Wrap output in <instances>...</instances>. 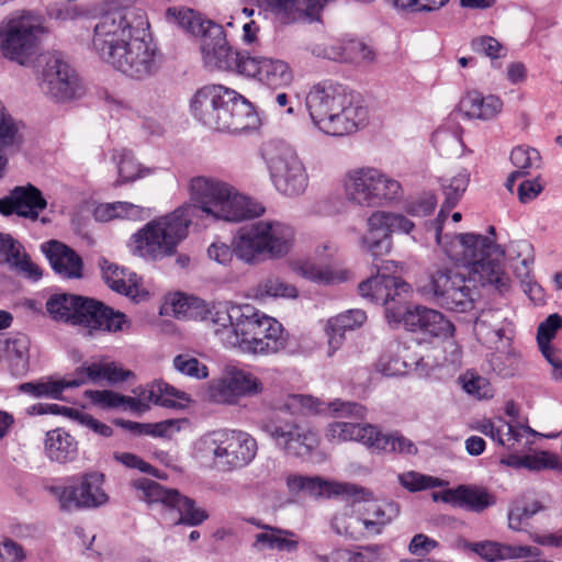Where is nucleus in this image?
<instances>
[{
	"instance_id": "obj_1",
	"label": "nucleus",
	"mask_w": 562,
	"mask_h": 562,
	"mask_svg": "<svg viewBox=\"0 0 562 562\" xmlns=\"http://www.w3.org/2000/svg\"><path fill=\"white\" fill-rule=\"evenodd\" d=\"M190 193L194 203H186L165 216L149 221L132 236L136 254L151 260L176 254L199 211L227 222L258 217L265 212L262 205L236 193L232 186L221 180L193 178Z\"/></svg>"
},
{
	"instance_id": "obj_2",
	"label": "nucleus",
	"mask_w": 562,
	"mask_h": 562,
	"mask_svg": "<svg viewBox=\"0 0 562 562\" xmlns=\"http://www.w3.org/2000/svg\"><path fill=\"white\" fill-rule=\"evenodd\" d=\"M458 240L460 257L457 261L461 265L437 268L430 273L423 292L442 308L467 313L474 308L479 295L475 281L505 293L509 290L510 279L504 269V252L492 239L464 233L459 234Z\"/></svg>"
},
{
	"instance_id": "obj_3",
	"label": "nucleus",
	"mask_w": 562,
	"mask_h": 562,
	"mask_svg": "<svg viewBox=\"0 0 562 562\" xmlns=\"http://www.w3.org/2000/svg\"><path fill=\"white\" fill-rule=\"evenodd\" d=\"M294 238L291 226L278 221H258L241 226L232 240V247L213 243L207 255L220 265H228L233 257L255 263L262 255L282 257L290 250Z\"/></svg>"
},
{
	"instance_id": "obj_4",
	"label": "nucleus",
	"mask_w": 562,
	"mask_h": 562,
	"mask_svg": "<svg viewBox=\"0 0 562 562\" xmlns=\"http://www.w3.org/2000/svg\"><path fill=\"white\" fill-rule=\"evenodd\" d=\"M165 19L168 23L201 37V54L206 67L241 75L243 64L249 58V54L229 45L222 25L188 8L170 7L165 11Z\"/></svg>"
},
{
	"instance_id": "obj_5",
	"label": "nucleus",
	"mask_w": 562,
	"mask_h": 562,
	"mask_svg": "<svg viewBox=\"0 0 562 562\" xmlns=\"http://www.w3.org/2000/svg\"><path fill=\"white\" fill-rule=\"evenodd\" d=\"M149 27L142 10L130 7H111L103 12L94 25L92 48L105 61L137 33Z\"/></svg>"
},
{
	"instance_id": "obj_6",
	"label": "nucleus",
	"mask_w": 562,
	"mask_h": 562,
	"mask_svg": "<svg viewBox=\"0 0 562 562\" xmlns=\"http://www.w3.org/2000/svg\"><path fill=\"white\" fill-rule=\"evenodd\" d=\"M326 438L329 442L341 443L357 441L374 452H397L415 454L416 446L398 432L383 434L376 426L350 422H334L327 426Z\"/></svg>"
},
{
	"instance_id": "obj_7",
	"label": "nucleus",
	"mask_w": 562,
	"mask_h": 562,
	"mask_svg": "<svg viewBox=\"0 0 562 562\" xmlns=\"http://www.w3.org/2000/svg\"><path fill=\"white\" fill-rule=\"evenodd\" d=\"M204 451L212 457L215 465L225 471L244 468L256 457V439L246 431L220 429L201 439Z\"/></svg>"
},
{
	"instance_id": "obj_8",
	"label": "nucleus",
	"mask_w": 562,
	"mask_h": 562,
	"mask_svg": "<svg viewBox=\"0 0 562 562\" xmlns=\"http://www.w3.org/2000/svg\"><path fill=\"white\" fill-rule=\"evenodd\" d=\"M276 189L284 195H297L307 187V175L295 150L288 144L271 140L261 147Z\"/></svg>"
},
{
	"instance_id": "obj_9",
	"label": "nucleus",
	"mask_w": 562,
	"mask_h": 562,
	"mask_svg": "<svg viewBox=\"0 0 562 562\" xmlns=\"http://www.w3.org/2000/svg\"><path fill=\"white\" fill-rule=\"evenodd\" d=\"M271 413L260 420V429L267 434L274 445L290 457H307L318 446L317 434L294 420L285 419L280 414L284 411L274 409L276 402H269Z\"/></svg>"
},
{
	"instance_id": "obj_10",
	"label": "nucleus",
	"mask_w": 562,
	"mask_h": 562,
	"mask_svg": "<svg viewBox=\"0 0 562 562\" xmlns=\"http://www.w3.org/2000/svg\"><path fill=\"white\" fill-rule=\"evenodd\" d=\"M42 32L40 20L30 12L3 21L0 24L2 56L20 65H25L36 53Z\"/></svg>"
},
{
	"instance_id": "obj_11",
	"label": "nucleus",
	"mask_w": 562,
	"mask_h": 562,
	"mask_svg": "<svg viewBox=\"0 0 562 562\" xmlns=\"http://www.w3.org/2000/svg\"><path fill=\"white\" fill-rule=\"evenodd\" d=\"M147 31L135 34L105 63L134 79H144L150 76L156 67V47L150 40H147Z\"/></svg>"
},
{
	"instance_id": "obj_12",
	"label": "nucleus",
	"mask_w": 562,
	"mask_h": 562,
	"mask_svg": "<svg viewBox=\"0 0 562 562\" xmlns=\"http://www.w3.org/2000/svg\"><path fill=\"white\" fill-rule=\"evenodd\" d=\"M414 227V223L404 215L375 211L368 218V232L362 244L374 261L380 260L391 251L393 233L409 234Z\"/></svg>"
},
{
	"instance_id": "obj_13",
	"label": "nucleus",
	"mask_w": 562,
	"mask_h": 562,
	"mask_svg": "<svg viewBox=\"0 0 562 562\" xmlns=\"http://www.w3.org/2000/svg\"><path fill=\"white\" fill-rule=\"evenodd\" d=\"M220 121L213 130L240 134L255 131L260 125V119L252 104L237 91L226 87L225 101L217 105Z\"/></svg>"
},
{
	"instance_id": "obj_14",
	"label": "nucleus",
	"mask_w": 562,
	"mask_h": 562,
	"mask_svg": "<svg viewBox=\"0 0 562 562\" xmlns=\"http://www.w3.org/2000/svg\"><path fill=\"white\" fill-rule=\"evenodd\" d=\"M386 317L390 321L403 322L406 329L418 331L431 337L451 336L454 327L442 313L422 305L407 308L403 314L393 308H386Z\"/></svg>"
},
{
	"instance_id": "obj_15",
	"label": "nucleus",
	"mask_w": 562,
	"mask_h": 562,
	"mask_svg": "<svg viewBox=\"0 0 562 562\" xmlns=\"http://www.w3.org/2000/svg\"><path fill=\"white\" fill-rule=\"evenodd\" d=\"M262 390V382L252 373L234 370L227 376L212 381L207 395L215 403L234 405L241 397L259 394Z\"/></svg>"
},
{
	"instance_id": "obj_16",
	"label": "nucleus",
	"mask_w": 562,
	"mask_h": 562,
	"mask_svg": "<svg viewBox=\"0 0 562 562\" xmlns=\"http://www.w3.org/2000/svg\"><path fill=\"white\" fill-rule=\"evenodd\" d=\"M352 91L331 81L315 85L306 97V106L314 125L319 128L341 104L347 102Z\"/></svg>"
},
{
	"instance_id": "obj_17",
	"label": "nucleus",
	"mask_w": 562,
	"mask_h": 562,
	"mask_svg": "<svg viewBox=\"0 0 562 562\" xmlns=\"http://www.w3.org/2000/svg\"><path fill=\"white\" fill-rule=\"evenodd\" d=\"M78 77L59 56L46 60L42 74V90L57 101H67L76 95Z\"/></svg>"
},
{
	"instance_id": "obj_18",
	"label": "nucleus",
	"mask_w": 562,
	"mask_h": 562,
	"mask_svg": "<svg viewBox=\"0 0 562 562\" xmlns=\"http://www.w3.org/2000/svg\"><path fill=\"white\" fill-rule=\"evenodd\" d=\"M126 317L104 303L81 296L74 325L82 326L89 330L117 331L121 330Z\"/></svg>"
},
{
	"instance_id": "obj_19",
	"label": "nucleus",
	"mask_w": 562,
	"mask_h": 562,
	"mask_svg": "<svg viewBox=\"0 0 562 562\" xmlns=\"http://www.w3.org/2000/svg\"><path fill=\"white\" fill-rule=\"evenodd\" d=\"M339 109L322 124L319 131L331 136H346L356 133L368 124V108L353 93Z\"/></svg>"
},
{
	"instance_id": "obj_20",
	"label": "nucleus",
	"mask_w": 562,
	"mask_h": 562,
	"mask_svg": "<svg viewBox=\"0 0 562 562\" xmlns=\"http://www.w3.org/2000/svg\"><path fill=\"white\" fill-rule=\"evenodd\" d=\"M103 474L88 473L83 475L79 486L65 487L59 495L60 507L71 510L80 507H98L109 499L102 488Z\"/></svg>"
},
{
	"instance_id": "obj_21",
	"label": "nucleus",
	"mask_w": 562,
	"mask_h": 562,
	"mask_svg": "<svg viewBox=\"0 0 562 562\" xmlns=\"http://www.w3.org/2000/svg\"><path fill=\"white\" fill-rule=\"evenodd\" d=\"M47 207V201L35 186H18L8 196L0 199V213L4 216H18L36 221L40 213Z\"/></svg>"
},
{
	"instance_id": "obj_22",
	"label": "nucleus",
	"mask_w": 562,
	"mask_h": 562,
	"mask_svg": "<svg viewBox=\"0 0 562 562\" xmlns=\"http://www.w3.org/2000/svg\"><path fill=\"white\" fill-rule=\"evenodd\" d=\"M241 75L256 78L272 89L286 87L293 80L292 71L285 61L250 55L243 64Z\"/></svg>"
},
{
	"instance_id": "obj_23",
	"label": "nucleus",
	"mask_w": 562,
	"mask_h": 562,
	"mask_svg": "<svg viewBox=\"0 0 562 562\" xmlns=\"http://www.w3.org/2000/svg\"><path fill=\"white\" fill-rule=\"evenodd\" d=\"M378 274L362 281L359 286L361 296L369 299L375 304L386 305L402 294H407L411 285L400 277L381 273L383 267L374 263Z\"/></svg>"
},
{
	"instance_id": "obj_24",
	"label": "nucleus",
	"mask_w": 562,
	"mask_h": 562,
	"mask_svg": "<svg viewBox=\"0 0 562 562\" xmlns=\"http://www.w3.org/2000/svg\"><path fill=\"white\" fill-rule=\"evenodd\" d=\"M435 501H442L453 507L482 513L496 503L495 496L486 488L476 485H459L440 493H434Z\"/></svg>"
},
{
	"instance_id": "obj_25",
	"label": "nucleus",
	"mask_w": 562,
	"mask_h": 562,
	"mask_svg": "<svg viewBox=\"0 0 562 562\" xmlns=\"http://www.w3.org/2000/svg\"><path fill=\"white\" fill-rule=\"evenodd\" d=\"M235 312L238 314L237 322L234 324L233 335L227 336L226 340L228 345L248 353L254 344L251 337L261 335L263 318H269V316L249 304L236 307Z\"/></svg>"
},
{
	"instance_id": "obj_26",
	"label": "nucleus",
	"mask_w": 562,
	"mask_h": 562,
	"mask_svg": "<svg viewBox=\"0 0 562 562\" xmlns=\"http://www.w3.org/2000/svg\"><path fill=\"white\" fill-rule=\"evenodd\" d=\"M133 375L131 370H125L114 362H93L89 366H81L75 370L71 378L60 379L64 390L78 387L88 382L106 380L111 384L126 381Z\"/></svg>"
},
{
	"instance_id": "obj_27",
	"label": "nucleus",
	"mask_w": 562,
	"mask_h": 562,
	"mask_svg": "<svg viewBox=\"0 0 562 562\" xmlns=\"http://www.w3.org/2000/svg\"><path fill=\"white\" fill-rule=\"evenodd\" d=\"M226 87L222 85H207L200 88L193 95L190 110L195 120L213 130L215 122L220 121L217 105L225 101Z\"/></svg>"
},
{
	"instance_id": "obj_28",
	"label": "nucleus",
	"mask_w": 562,
	"mask_h": 562,
	"mask_svg": "<svg viewBox=\"0 0 562 562\" xmlns=\"http://www.w3.org/2000/svg\"><path fill=\"white\" fill-rule=\"evenodd\" d=\"M0 265H7L10 269L35 281L42 277L40 267L31 260L23 245L7 233H0Z\"/></svg>"
},
{
	"instance_id": "obj_29",
	"label": "nucleus",
	"mask_w": 562,
	"mask_h": 562,
	"mask_svg": "<svg viewBox=\"0 0 562 562\" xmlns=\"http://www.w3.org/2000/svg\"><path fill=\"white\" fill-rule=\"evenodd\" d=\"M379 169L363 167L350 170L345 180V189L348 199L362 206H371L372 193L376 181L379 182Z\"/></svg>"
},
{
	"instance_id": "obj_30",
	"label": "nucleus",
	"mask_w": 562,
	"mask_h": 562,
	"mask_svg": "<svg viewBox=\"0 0 562 562\" xmlns=\"http://www.w3.org/2000/svg\"><path fill=\"white\" fill-rule=\"evenodd\" d=\"M47 259L53 270L67 279H79L82 277L83 262L77 252L58 240L48 243Z\"/></svg>"
},
{
	"instance_id": "obj_31",
	"label": "nucleus",
	"mask_w": 562,
	"mask_h": 562,
	"mask_svg": "<svg viewBox=\"0 0 562 562\" xmlns=\"http://www.w3.org/2000/svg\"><path fill=\"white\" fill-rule=\"evenodd\" d=\"M245 521L262 530L255 536V540L252 542V548L255 550L262 551L266 549H276L279 551L291 552L297 549V541L286 538V536H292V532L263 524L260 519L255 517L247 518Z\"/></svg>"
},
{
	"instance_id": "obj_32",
	"label": "nucleus",
	"mask_w": 562,
	"mask_h": 562,
	"mask_svg": "<svg viewBox=\"0 0 562 562\" xmlns=\"http://www.w3.org/2000/svg\"><path fill=\"white\" fill-rule=\"evenodd\" d=\"M463 548L469 549L488 562L505 559H518L532 555L528 546H510L495 541L469 542L463 541Z\"/></svg>"
},
{
	"instance_id": "obj_33",
	"label": "nucleus",
	"mask_w": 562,
	"mask_h": 562,
	"mask_svg": "<svg viewBox=\"0 0 562 562\" xmlns=\"http://www.w3.org/2000/svg\"><path fill=\"white\" fill-rule=\"evenodd\" d=\"M460 108L469 117L487 121L502 111L503 101L494 94L484 95L477 90H472L462 98Z\"/></svg>"
},
{
	"instance_id": "obj_34",
	"label": "nucleus",
	"mask_w": 562,
	"mask_h": 562,
	"mask_svg": "<svg viewBox=\"0 0 562 562\" xmlns=\"http://www.w3.org/2000/svg\"><path fill=\"white\" fill-rule=\"evenodd\" d=\"M44 449L47 458L58 463L72 462L78 456L77 440L61 428L47 431Z\"/></svg>"
},
{
	"instance_id": "obj_35",
	"label": "nucleus",
	"mask_w": 562,
	"mask_h": 562,
	"mask_svg": "<svg viewBox=\"0 0 562 562\" xmlns=\"http://www.w3.org/2000/svg\"><path fill=\"white\" fill-rule=\"evenodd\" d=\"M366 321V312L359 308L348 310L329 318L326 325L329 347L334 350L338 349L345 339V333L361 327Z\"/></svg>"
},
{
	"instance_id": "obj_36",
	"label": "nucleus",
	"mask_w": 562,
	"mask_h": 562,
	"mask_svg": "<svg viewBox=\"0 0 562 562\" xmlns=\"http://www.w3.org/2000/svg\"><path fill=\"white\" fill-rule=\"evenodd\" d=\"M261 335L251 337L254 344L248 353L252 355H270L285 348L286 338L282 325L274 318H263L261 326Z\"/></svg>"
},
{
	"instance_id": "obj_37",
	"label": "nucleus",
	"mask_w": 562,
	"mask_h": 562,
	"mask_svg": "<svg viewBox=\"0 0 562 562\" xmlns=\"http://www.w3.org/2000/svg\"><path fill=\"white\" fill-rule=\"evenodd\" d=\"M480 431L492 438L501 446H506L508 449L516 450L520 446V441L527 435H530L532 430L529 427L521 425H513L505 420H502L501 426H496L491 420L485 422L480 427Z\"/></svg>"
},
{
	"instance_id": "obj_38",
	"label": "nucleus",
	"mask_w": 562,
	"mask_h": 562,
	"mask_svg": "<svg viewBox=\"0 0 562 562\" xmlns=\"http://www.w3.org/2000/svg\"><path fill=\"white\" fill-rule=\"evenodd\" d=\"M80 301L81 295L56 293L47 300L46 311L54 321L74 325Z\"/></svg>"
},
{
	"instance_id": "obj_39",
	"label": "nucleus",
	"mask_w": 562,
	"mask_h": 562,
	"mask_svg": "<svg viewBox=\"0 0 562 562\" xmlns=\"http://www.w3.org/2000/svg\"><path fill=\"white\" fill-rule=\"evenodd\" d=\"M133 486L139 493L138 497L148 505L161 504L168 508H172L179 493L177 490L166 488L150 479L136 480L133 482Z\"/></svg>"
},
{
	"instance_id": "obj_40",
	"label": "nucleus",
	"mask_w": 562,
	"mask_h": 562,
	"mask_svg": "<svg viewBox=\"0 0 562 562\" xmlns=\"http://www.w3.org/2000/svg\"><path fill=\"white\" fill-rule=\"evenodd\" d=\"M30 339L25 334L16 333L7 340V353L11 373L23 375L29 370Z\"/></svg>"
},
{
	"instance_id": "obj_41",
	"label": "nucleus",
	"mask_w": 562,
	"mask_h": 562,
	"mask_svg": "<svg viewBox=\"0 0 562 562\" xmlns=\"http://www.w3.org/2000/svg\"><path fill=\"white\" fill-rule=\"evenodd\" d=\"M149 401L168 408H184L191 401L190 395L165 381H156L149 389Z\"/></svg>"
},
{
	"instance_id": "obj_42",
	"label": "nucleus",
	"mask_w": 562,
	"mask_h": 562,
	"mask_svg": "<svg viewBox=\"0 0 562 562\" xmlns=\"http://www.w3.org/2000/svg\"><path fill=\"white\" fill-rule=\"evenodd\" d=\"M86 396L93 405L103 409L123 408L132 412H138L142 406L139 400L122 395L111 390H89L86 391Z\"/></svg>"
},
{
	"instance_id": "obj_43",
	"label": "nucleus",
	"mask_w": 562,
	"mask_h": 562,
	"mask_svg": "<svg viewBox=\"0 0 562 562\" xmlns=\"http://www.w3.org/2000/svg\"><path fill=\"white\" fill-rule=\"evenodd\" d=\"M322 9V0H286L280 19L284 23L312 21L319 16Z\"/></svg>"
},
{
	"instance_id": "obj_44",
	"label": "nucleus",
	"mask_w": 562,
	"mask_h": 562,
	"mask_svg": "<svg viewBox=\"0 0 562 562\" xmlns=\"http://www.w3.org/2000/svg\"><path fill=\"white\" fill-rule=\"evenodd\" d=\"M400 510L393 502L371 503L366 508V521L370 535H379L383 527L397 517Z\"/></svg>"
},
{
	"instance_id": "obj_45",
	"label": "nucleus",
	"mask_w": 562,
	"mask_h": 562,
	"mask_svg": "<svg viewBox=\"0 0 562 562\" xmlns=\"http://www.w3.org/2000/svg\"><path fill=\"white\" fill-rule=\"evenodd\" d=\"M102 274L105 283L113 291L124 294L126 296H135L137 293V281L135 280L136 274H131L126 278V271L114 263H108L102 266Z\"/></svg>"
},
{
	"instance_id": "obj_46",
	"label": "nucleus",
	"mask_w": 562,
	"mask_h": 562,
	"mask_svg": "<svg viewBox=\"0 0 562 562\" xmlns=\"http://www.w3.org/2000/svg\"><path fill=\"white\" fill-rule=\"evenodd\" d=\"M274 402V409L284 411L290 415L316 414L324 409L318 398L304 394H288L284 398Z\"/></svg>"
},
{
	"instance_id": "obj_47",
	"label": "nucleus",
	"mask_w": 562,
	"mask_h": 562,
	"mask_svg": "<svg viewBox=\"0 0 562 562\" xmlns=\"http://www.w3.org/2000/svg\"><path fill=\"white\" fill-rule=\"evenodd\" d=\"M506 463L515 468H526L532 471H540L544 469L562 470V462L559 458L554 453L548 451L521 457L510 456Z\"/></svg>"
},
{
	"instance_id": "obj_48",
	"label": "nucleus",
	"mask_w": 562,
	"mask_h": 562,
	"mask_svg": "<svg viewBox=\"0 0 562 562\" xmlns=\"http://www.w3.org/2000/svg\"><path fill=\"white\" fill-rule=\"evenodd\" d=\"M496 321V313L492 310L482 311L475 318L473 330L479 341L482 344H492L503 341L505 330L498 327L494 322Z\"/></svg>"
},
{
	"instance_id": "obj_49",
	"label": "nucleus",
	"mask_w": 562,
	"mask_h": 562,
	"mask_svg": "<svg viewBox=\"0 0 562 562\" xmlns=\"http://www.w3.org/2000/svg\"><path fill=\"white\" fill-rule=\"evenodd\" d=\"M331 525L337 533L353 540L371 536L366 518L353 513L335 516Z\"/></svg>"
},
{
	"instance_id": "obj_50",
	"label": "nucleus",
	"mask_w": 562,
	"mask_h": 562,
	"mask_svg": "<svg viewBox=\"0 0 562 562\" xmlns=\"http://www.w3.org/2000/svg\"><path fill=\"white\" fill-rule=\"evenodd\" d=\"M506 340L507 349H497L493 352L490 358V364L496 374L503 378H510L519 371L520 357L519 353L510 347V338H506Z\"/></svg>"
},
{
	"instance_id": "obj_51",
	"label": "nucleus",
	"mask_w": 562,
	"mask_h": 562,
	"mask_svg": "<svg viewBox=\"0 0 562 562\" xmlns=\"http://www.w3.org/2000/svg\"><path fill=\"white\" fill-rule=\"evenodd\" d=\"M470 182V173L463 170L450 179H443L441 189L445 194V202L439 216L442 215L443 209L451 210L461 200Z\"/></svg>"
},
{
	"instance_id": "obj_52",
	"label": "nucleus",
	"mask_w": 562,
	"mask_h": 562,
	"mask_svg": "<svg viewBox=\"0 0 562 562\" xmlns=\"http://www.w3.org/2000/svg\"><path fill=\"white\" fill-rule=\"evenodd\" d=\"M379 182L376 181L372 193L371 206H381L396 201L402 195L401 183L379 170Z\"/></svg>"
},
{
	"instance_id": "obj_53",
	"label": "nucleus",
	"mask_w": 562,
	"mask_h": 562,
	"mask_svg": "<svg viewBox=\"0 0 562 562\" xmlns=\"http://www.w3.org/2000/svg\"><path fill=\"white\" fill-rule=\"evenodd\" d=\"M171 509L178 510L180 517L178 524L187 526H198L205 521L209 517L207 513L195 506V502L180 493L176 496L175 504Z\"/></svg>"
},
{
	"instance_id": "obj_54",
	"label": "nucleus",
	"mask_w": 562,
	"mask_h": 562,
	"mask_svg": "<svg viewBox=\"0 0 562 562\" xmlns=\"http://www.w3.org/2000/svg\"><path fill=\"white\" fill-rule=\"evenodd\" d=\"M237 306H232L228 308L225 305L218 304L214 305L211 310L206 311V314L203 318L213 325L214 333L216 335L222 334L226 329H229V333L233 335L234 324L237 322V313L235 308ZM205 312V310L203 311Z\"/></svg>"
},
{
	"instance_id": "obj_55",
	"label": "nucleus",
	"mask_w": 562,
	"mask_h": 562,
	"mask_svg": "<svg viewBox=\"0 0 562 562\" xmlns=\"http://www.w3.org/2000/svg\"><path fill=\"white\" fill-rule=\"evenodd\" d=\"M170 312L177 318H196L202 315L201 308L204 311L203 301L196 297H188L183 294H176L169 303Z\"/></svg>"
},
{
	"instance_id": "obj_56",
	"label": "nucleus",
	"mask_w": 562,
	"mask_h": 562,
	"mask_svg": "<svg viewBox=\"0 0 562 562\" xmlns=\"http://www.w3.org/2000/svg\"><path fill=\"white\" fill-rule=\"evenodd\" d=\"M459 380L463 390L479 400L491 398L494 395L493 387L488 380L474 371H467Z\"/></svg>"
},
{
	"instance_id": "obj_57",
	"label": "nucleus",
	"mask_w": 562,
	"mask_h": 562,
	"mask_svg": "<svg viewBox=\"0 0 562 562\" xmlns=\"http://www.w3.org/2000/svg\"><path fill=\"white\" fill-rule=\"evenodd\" d=\"M540 502L533 501L528 505H516L508 513V526L514 530H524L529 527V520L539 512L543 510Z\"/></svg>"
},
{
	"instance_id": "obj_58",
	"label": "nucleus",
	"mask_w": 562,
	"mask_h": 562,
	"mask_svg": "<svg viewBox=\"0 0 562 562\" xmlns=\"http://www.w3.org/2000/svg\"><path fill=\"white\" fill-rule=\"evenodd\" d=\"M20 390L35 397L60 400L64 392V385L60 380L26 382L21 384Z\"/></svg>"
},
{
	"instance_id": "obj_59",
	"label": "nucleus",
	"mask_w": 562,
	"mask_h": 562,
	"mask_svg": "<svg viewBox=\"0 0 562 562\" xmlns=\"http://www.w3.org/2000/svg\"><path fill=\"white\" fill-rule=\"evenodd\" d=\"M257 292L260 296L294 299L297 290L292 284L285 283L278 278H267L258 284Z\"/></svg>"
},
{
	"instance_id": "obj_60",
	"label": "nucleus",
	"mask_w": 562,
	"mask_h": 562,
	"mask_svg": "<svg viewBox=\"0 0 562 562\" xmlns=\"http://www.w3.org/2000/svg\"><path fill=\"white\" fill-rule=\"evenodd\" d=\"M398 481L409 492L426 491L437 487L441 484L438 477L422 474L415 471H408L398 476Z\"/></svg>"
},
{
	"instance_id": "obj_61",
	"label": "nucleus",
	"mask_w": 562,
	"mask_h": 562,
	"mask_svg": "<svg viewBox=\"0 0 562 562\" xmlns=\"http://www.w3.org/2000/svg\"><path fill=\"white\" fill-rule=\"evenodd\" d=\"M177 371L195 379H205L209 375L207 367L195 357L188 353L178 355L173 359Z\"/></svg>"
},
{
	"instance_id": "obj_62",
	"label": "nucleus",
	"mask_w": 562,
	"mask_h": 562,
	"mask_svg": "<svg viewBox=\"0 0 562 562\" xmlns=\"http://www.w3.org/2000/svg\"><path fill=\"white\" fill-rule=\"evenodd\" d=\"M561 327L562 316L557 313L549 315L543 322H541L537 330V342L539 348L548 350V347H551V341L555 338V335Z\"/></svg>"
},
{
	"instance_id": "obj_63",
	"label": "nucleus",
	"mask_w": 562,
	"mask_h": 562,
	"mask_svg": "<svg viewBox=\"0 0 562 562\" xmlns=\"http://www.w3.org/2000/svg\"><path fill=\"white\" fill-rule=\"evenodd\" d=\"M540 154L537 149L526 146H517L510 153V161L519 171L528 173V169L538 166L540 162Z\"/></svg>"
},
{
	"instance_id": "obj_64",
	"label": "nucleus",
	"mask_w": 562,
	"mask_h": 562,
	"mask_svg": "<svg viewBox=\"0 0 562 562\" xmlns=\"http://www.w3.org/2000/svg\"><path fill=\"white\" fill-rule=\"evenodd\" d=\"M471 46L474 52L484 54L491 59H498L507 54V48L492 36L475 37L472 40Z\"/></svg>"
}]
</instances>
